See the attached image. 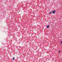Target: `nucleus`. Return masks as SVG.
<instances>
[{"instance_id": "obj_1", "label": "nucleus", "mask_w": 62, "mask_h": 62, "mask_svg": "<svg viewBox=\"0 0 62 62\" xmlns=\"http://www.w3.org/2000/svg\"><path fill=\"white\" fill-rule=\"evenodd\" d=\"M56 11L55 10H54L52 11V13L53 14H54L55 13Z\"/></svg>"}, {"instance_id": "obj_2", "label": "nucleus", "mask_w": 62, "mask_h": 62, "mask_svg": "<svg viewBox=\"0 0 62 62\" xmlns=\"http://www.w3.org/2000/svg\"><path fill=\"white\" fill-rule=\"evenodd\" d=\"M46 27L47 28H48L49 27V25H48L46 26Z\"/></svg>"}, {"instance_id": "obj_3", "label": "nucleus", "mask_w": 62, "mask_h": 62, "mask_svg": "<svg viewBox=\"0 0 62 62\" xmlns=\"http://www.w3.org/2000/svg\"><path fill=\"white\" fill-rule=\"evenodd\" d=\"M15 58V57H13V60H14Z\"/></svg>"}, {"instance_id": "obj_4", "label": "nucleus", "mask_w": 62, "mask_h": 62, "mask_svg": "<svg viewBox=\"0 0 62 62\" xmlns=\"http://www.w3.org/2000/svg\"><path fill=\"white\" fill-rule=\"evenodd\" d=\"M51 13H52V12H50L49 13V14H51Z\"/></svg>"}, {"instance_id": "obj_5", "label": "nucleus", "mask_w": 62, "mask_h": 62, "mask_svg": "<svg viewBox=\"0 0 62 62\" xmlns=\"http://www.w3.org/2000/svg\"><path fill=\"white\" fill-rule=\"evenodd\" d=\"M60 51H58V53H60Z\"/></svg>"}, {"instance_id": "obj_6", "label": "nucleus", "mask_w": 62, "mask_h": 62, "mask_svg": "<svg viewBox=\"0 0 62 62\" xmlns=\"http://www.w3.org/2000/svg\"><path fill=\"white\" fill-rule=\"evenodd\" d=\"M61 43H62V41H61Z\"/></svg>"}]
</instances>
